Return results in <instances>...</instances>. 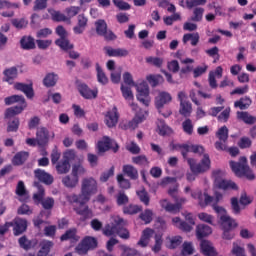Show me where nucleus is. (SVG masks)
Instances as JSON below:
<instances>
[{
  "instance_id": "79ce46f5",
  "label": "nucleus",
  "mask_w": 256,
  "mask_h": 256,
  "mask_svg": "<svg viewBox=\"0 0 256 256\" xmlns=\"http://www.w3.org/2000/svg\"><path fill=\"white\" fill-rule=\"evenodd\" d=\"M52 241H44L41 243V248L37 253V256H51L49 253H51V248L53 247Z\"/></svg>"
},
{
  "instance_id": "c9c22d12",
  "label": "nucleus",
  "mask_w": 256,
  "mask_h": 256,
  "mask_svg": "<svg viewBox=\"0 0 256 256\" xmlns=\"http://www.w3.org/2000/svg\"><path fill=\"white\" fill-rule=\"evenodd\" d=\"M55 45H57V47H60L62 51H71V49L75 47L73 44H71V41H69L67 37L57 39L55 41Z\"/></svg>"
},
{
  "instance_id": "338daca9",
  "label": "nucleus",
  "mask_w": 256,
  "mask_h": 256,
  "mask_svg": "<svg viewBox=\"0 0 256 256\" xmlns=\"http://www.w3.org/2000/svg\"><path fill=\"white\" fill-rule=\"evenodd\" d=\"M47 7V0H35L33 11H44Z\"/></svg>"
},
{
  "instance_id": "680f3d73",
  "label": "nucleus",
  "mask_w": 256,
  "mask_h": 256,
  "mask_svg": "<svg viewBox=\"0 0 256 256\" xmlns=\"http://www.w3.org/2000/svg\"><path fill=\"white\" fill-rule=\"evenodd\" d=\"M137 195L141 201V203H144V205H146V207L149 205V202L151 201V199L149 198V193H147V191L145 189L139 190L137 191Z\"/></svg>"
},
{
  "instance_id": "37998d69",
  "label": "nucleus",
  "mask_w": 256,
  "mask_h": 256,
  "mask_svg": "<svg viewBox=\"0 0 256 256\" xmlns=\"http://www.w3.org/2000/svg\"><path fill=\"white\" fill-rule=\"evenodd\" d=\"M62 183H63L64 187H67L68 189H73V188L77 187V184L79 183V177L65 176L62 179Z\"/></svg>"
},
{
  "instance_id": "13d9d810",
  "label": "nucleus",
  "mask_w": 256,
  "mask_h": 256,
  "mask_svg": "<svg viewBox=\"0 0 256 256\" xmlns=\"http://www.w3.org/2000/svg\"><path fill=\"white\" fill-rule=\"evenodd\" d=\"M19 118H14L12 121L8 122L7 133H17L19 131Z\"/></svg>"
},
{
  "instance_id": "f03ea898",
  "label": "nucleus",
  "mask_w": 256,
  "mask_h": 256,
  "mask_svg": "<svg viewBox=\"0 0 256 256\" xmlns=\"http://www.w3.org/2000/svg\"><path fill=\"white\" fill-rule=\"evenodd\" d=\"M187 163L192 171V173L186 174L187 181H195V175L205 173L211 169V158H209V154H204L199 163H196L193 158H187Z\"/></svg>"
},
{
  "instance_id": "393cba45",
  "label": "nucleus",
  "mask_w": 256,
  "mask_h": 256,
  "mask_svg": "<svg viewBox=\"0 0 256 256\" xmlns=\"http://www.w3.org/2000/svg\"><path fill=\"white\" fill-rule=\"evenodd\" d=\"M18 243L21 249H24V251H30V249H34V247L37 246L36 239L28 240L27 236L25 235L18 239Z\"/></svg>"
},
{
  "instance_id": "473e14b6",
  "label": "nucleus",
  "mask_w": 256,
  "mask_h": 256,
  "mask_svg": "<svg viewBox=\"0 0 256 256\" xmlns=\"http://www.w3.org/2000/svg\"><path fill=\"white\" fill-rule=\"evenodd\" d=\"M170 149L171 151H181V155L183 159H188L187 154L189 153V144H175L170 143Z\"/></svg>"
},
{
  "instance_id": "20e7f679",
  "label": "nucleus",
  "mask_w": 256,
  "mask_h": 256,
  "mask_svg": "<svg viewBox=\"0 0 256 256\" xmlns=\"http://www.w3.org/2000/svg\"><path fill=\"white\" fill-rule=\"evenodd\" d=\"M230 167L236 177H246L249 181L255 179V174H253V171L249 168L247 157L245 156L240 157L238 162L230 161Z\"/></svg>"
},
{
  "instance_id": "de8ad7c7",
  "label": "nucleus",
  "mask_w": 256,
  "mask_h": 256,
  "mask_svg": "<svg viewBox=\"0 0 256 256\" xmlns=\"http://www.w3.org/2000/svg\"><path fill=\"white\" fill-rule=\"evenodd\" d=\"M216 137L219 139V141L227 143V140L229 139V128H227V126H222L219 128L216 132Z\"/></svg>"
},
{
  "instance_id": "1a4fd4ad",
  "label": "nucleus",
  "mask_w": 256,
  "mask_h": 256,
  "mask_svg": "<svg viewBox=\"0 0 256 256\" xmlns=\"http://www.w3.org/2000/svg\"><path fill=\"white\" fill-rule=\"evenodd\" d=\"M172 100L173 98L171 97V94H169L168 92H160L156 97V108L163 117H170V115L173 113L171 112V110H168L166 113H163V107H165V105H167L168 103H171Z\"/></svg>"
},
{
  "instance_id": "bf43d9fd",
  "label": "nucleus",
  "mask_w": 256,
  "mask_h": 256,
  "mask_svg": "<svg viewBox=\"0 0 256 256\" xmlns=\"http://www.w3.org/2000/svg\"><path fill=\"white\" fill-rule=\"evenodd\" d=\"M121 92L124 99H126V101H133L134 96H133V91H131V87L121 85Z\"/></svg>"
},
{
  "instance_id": "c756f323",
  "label": "nucleus",
  "mask_w": 256,
  "mask_h": 256,
  "mask_svg": "<svg viewBox=\"0 0 256 256\" xmlns=\"http://www.w3.org/2000/svg\"><path fill=\"white\" fill-rule=\"evenodd\" d=\"M237 119L243 121L246 125H255L256 123V117L249 114V112H237Z\"/></svg>"
},
{
  "instance_id": "49530a36",
  "label": "nucleus",
  "mask_w": 256,
  "mask_h": 256,
  "mask_svg": "<svg viewBox=\"0 0 256 256\" xmlns=\"http://www.w3.org/2000/svg\"><path fill=\"white\" fill-rule=\"evenodd\" d=\"M16 195L18 197H25V199H29V192L27 191V188H25V182L19 181L17 186H16Z\"/></svg>"
},
{
  "instance_id": "f257e3e1",
  "label": "nucleus",
  "mask_w": 256,
  "mask_h": 256,
  "mask_svg": "<svg viewBox=\"0 0 256 256\" xmlns=\"http://www.w3.org/2000/svg\"><path fill=\"white\" fill-rule=\"evenodd\" d=\"M98 189L99 186L95 178H84L81 183V193L71 195L70 201L72 203H79V205H85V203H89L92 195H96Z\"/></svg>"
},
{
  "instance_id": "dca6fc26",
  "label": "nucleus",
  "mask_w": 256,
  "mask_h": 256,
  "mask_svg": "<svg viewBox=\"0 0 256 256\" xmlns=\"http://www.w3.org/2000/svg\"><path fill=\"white\" fill-rule=\"evenodd\" d=\"M16 91H21L27 97V99H33L35 97V90H33V83L25 84L17 82L14 84Z\"/></svg>"
},
{
  "instance_id": "e433bc0d",
  "label": "nucleus",
  "mask_w": 256,
  "mask_h": 256,
  "mask_svg": "<svg viewBox=\"0 0 256 256\" xmlns=\"http://www.w3.org/2000/svg\"><path fill=\"white\" fill-rule=\"evenodd\" d=\"M96 73L97 81L100 83V85H107V83H109V78L99 63H96Z\"/></svg>"
},
{
  "instance_id": "0e129e2a",
  "label": "nucleus",
  "mask_w": 256,
  "mask_h": 256,
  "mask_svg": "<svg viewBox=\"0 0 256 256\" xmlns=\"http://www.w3.org/2000/svg\"><path fill=\"white\" fill-rule=\"evenodd\" d=\"M229 117H231V108H226L220 113L217 119L220 123H227L229 121Z\"/></svg>"
},
{
  "instance_id": "ddd939ff",
  "label": "nucleus",
  "mask_w": 256,
  "mask_h": 256,
  "mask_svg": "<svg viewBox=\"0 0 256 256\" xmlns=\"http://www.w3.org/2000/svg\"><path fill=\"white\" fill-rule=\"evenodd\" d=\"M121 222V217H114L113 222H111L110 224H106L103 228V235H105V237H113V235H117V229L119 228V223Z\"/></svg>"
},
{
  "instance_id": "f8f14e48",
  "label": "nucleus",
  "mask_w": 256,
  "mask_h": 256,
  "mask_svg": "<svg viewBox=\"0 0 256 256\" xmlns=\"http://www.w3.org/2000/svg\"><path fill=\"white\" fill-rule=\"evenodd\" d=\"M137 101L145 105V107H149V103H151V97L149 96V85L147 83H141L137 86Z\"/></svg>"
},
{
  "instance_id": "8fccbe9b",
  "label": "nucleus",
  "mask_w": 256,
  "mask_h": 256,
  "mask_svg": "<svg viewBox=\"0 0 256 256\" xmlns=\"http://www.w3.org/2000/svg\"><path fill=\"white\" fill-rule=\"evenodd\" d=\"M139 219L145 223V225H149L151 221H153V210L146 209L145 211L141 212L139 215Z\"/></svg>"
},
{
  "instance_id": "4d7b16f0",
  "label": "nucleus",
  "mask_w": 256,
  "mask_h": 256,
  "mask_svg": "<svg viewBox=\"0 0 256 256\" xmlns=\"http://www.w3.org/2000/svg\"><path fill=\"white\" fill-rule=\"evenodd\" d=\"M132 163L140 167H146V165H149V159L145 155H139L132 158Z\"/></svg>"
},
{
  "instance_id": "7c9ffc66",
  "label": "nucleus",
  "mask_w": 256,
  "mask_h": 256,
  "mask_svg": "<svg viewBox=\"0 0 256 256\" xmlns=\"http://www.w3.org/2000/svg\"><path fill=\"white\" fill-rule=\"evenodd\" d=\"M211 233H213V230L207 224H199L196 227V235L198 239H203L204 237L211 235Z\"/></svg>"
},
{
  "instance_id": "052dcab7",
  "label": "nucleus",
  "mask_w": 256,
  "mask_h": 256,
  "mask_svg": "<svg viewBox=\"0 0 256 256\" xmlns=\"http://www.w3.org/2000/svg\"><path fill=\"white\" fill-rule=\"evenodd\" d=\"M182 129L186 135H193V121L187 118L184 122H182Z\"/></svg>"
},
{
  "instance_id": "4be33fe9",
  "label": "nucleus",
  "mask_w": 256,
  "mask_h": 256,
  "mask_svg": "<svg viewBox=\"0 0 256 256\" xmlns=\"http://www.w3.org/2000/svg\"><path fill=\"white\" fill-rule=\"evenodd\" d=\"M3 79L2 81H4L5 83H9V85H13V83L15 82V79H17V75H18V70L17 67H10V68H6L3 71Z\"/></svg>"
},
{
  "instance_id": "864d4df0",
  "label": "nucleus",
  "mask_w": 256,
  "mask_h": 256,
  "mask_svg": "<svg viewBox=\"0 0 256 256\" xmlns=\"http://www.w3.org/2000/svg\"><path fill=\"white\" fill-rule=\"evenodd\" d=\"M146 63L153 65V67H157V69H161L163 67L164 60L163 58L149 56L146 58Z\"/></svg>"
},
{
  "instance_id": "f3484780",
  "label": "nucleus",
  "mask_w": 256,
  "mask_h": 256,
  "mask_svg": "<svg viewBox=\"0 0 256 256\" xmlns=\"http://www.w3.org/2000/svg\"><path fill=\"white\" fill-rule=\"evenodd\" d=\"M105 123L110 129L115 127L117 123H119V112H117L116 106H114L112 110L106 113Z\"/></svg>"
},
{
  "instance_id": "2f4dec72",
  "label": "nucleus",
  "mask_w": 256,
  "mask_h": 256,
  "mask_svg": "<svg viewBox=\"0 0 256 256\" xmlns=\"http://www.w3.org/2000/svg\"><path fill=\"white\" fill-rule=\"evenodd\" d=\"M20 45L25 51H31V49H35V38L33 36H23Z\"/></svg>"
},
{
  "instance_id": "39448f33",
  "label": "nucleus",
  "mask_w": 256,
  "mask_h": 256,
  "mask_svg": "<svg viewBox=\"0 0 256 256\" xmlns=\"http://www.w3.org/2000/svg\"><path fill=\"white\" fill-rule=\"evenodd\" d=\"M212 177L216 189H220L221 191H237V189H239V186H237L235 182L225 179V171L223 170H214Z\"/></svg>"
},
{
  "instance_id": "cd10ccee",
  "label": "nucleus",
  "mask_w": 256,
  "mask_h": 256,
  "mask_svg": "<svg viewBox=\"0 0 256 256\" xmlns=\"http://www.w3.org/2000/svg\"><path fill=\"white\" fill-rule=\"evenodd\" d=\"M27 231V220L23 218H16L15 219V226H14V235L17 237L22 235Z\"/></svg>"
},
{
  "instance_id": "774afa93",
  "label": "nucleus",
  "mask_w": 256,
  "mask_h": 256,
  "mask_svg": "<svg viewBox=\"0 0 256 256\" xmlns=\"http://www.w3.org/2000/svg\"><path fill=\"white\" fill-rule=\"evenodd\" d=\"M167 69L170 70L172 73H179V69H180L179 61L172 60L168 62Z\"/></svg>"
},
{
  "instance_id": "72a5a7b5",
  "label": "nucleus",
  "mask_w": 256,
  "mask_h": 256,
  "mask_svg": "<svg viewBox=\"0 0 256 256\" xmlns=\"http://www.w3.org/2000/svg\"><path fill=\"white\" fill-rule=\"evenodd\" d=\"M252 103L253 100H251V97L244 96L240 98L238 101L234 102V107H239L241 111H245V109H249V107H251Z\"/></svg>"
},
{
  "instance_id": "423d86ee",
  "label": "nucleus",
  "mask_w": 256,
  "mask_h": 256,
  "mask_svg": "<svg viewBox=\"0 0 256 256\" xmlns=\"http://www.w3.org/2000/svg\"><path fill=\"white\" fill-rule=\"evenodd\" d=\"M207 0H186L187 9H193L192 16L190 17V21L193 23H201L203 21V14L205 13V9L199 6L205 5Z\"/></svg>"
},
{
  "instance_id": "7ed1b4c3",
  "label": "nucleus",
  "mask_w": 256,
  "mask_h": 256,
  "mask_svg": "<svg viewBox=\"0 0 256 256\" xmlns=\"http://www.w3.org/2000/svg\"><path fill=\"white\" fill-rule=\"evenodd\" d=\"M34 187H37V192L33 194V201L35 205H41L45 211H51L55 207V198H45V187L39 182H34Z\"/></svg>"
},
{
  "instance_id": "bb28decb",
  "label": "nucleus",
  "mask_w": 256,
  "mask_h": 256,
  "mask_svg": "<svg viewBox=\"0 0 256 256\" xmlns=\"http://www.w3.org/2000/svg\"><path fill=\"white\" fill-rule=\"evenodd\" d=\"M200 249L205 256H217L215 248L208 240H202L200 243Z\"/></svg>"
},
{
  "instance_id": "aec40b11",
  "label": "nucleus",
  "mask_w": 256,
  "mask_h": 256,
  "mask_svg": "<svg viewBox=\"0 0 256 256\" xmlns=\"http://www.w3.org/2000/svg\"><path fill=\"white\" fill-rule=\"evenodd\" d=\"M81 236L77 234V228H70L61 235L60 241H70L72 243H79Z\"/></svg>"
},
{
  "instance_id": "4468645a",
  "label": "nucleus",
  "mask_w": 256,
  "mask_h": 256,
  "mask_svg": "<svg viewBox=\"0 0 256 256\" xmlns=\"http://www.w3.org/2000/svg\"><path fill=\"white\" fill-rule=\"evenodd\" d=\"M77 89L84 99H97L98 91L92 90L87 84L80 82L77 84Z\"/></svg>"
},
{
  "instance_id": "69168bd1",
  "label": "nucleus",
  "mask_w": 256,
  "mask_h": 256,
  "mask_svg": "<svg viewBox=\"0 0 256 256\" xmlns=\"http://www.w3.org/2000/svg\"><path fill=\"white\" fill-rule=\"evenodd\" d=\"M181 243H183V237L174 236L171 238L170 245L168 247H169V249H177V247H179V245H181Z\"/></svg>"
},
{
  "instance_id": "c03bdc74",
  "label": "nucleus",
  "mask_w": 256,
  "mask_h": 256,
  "mask_svg": "<svg viewBox=\"0 0 256 256\" xmlns=\"http://www.w3.org/2000/svg\"><path fill=\"white\" fill-rule=\"evenodd\" d=\"M143 211V206L130 204L123 208V213L125 215H137V213H141Z\"/></svg>"
},
{
  "instance_id": "6e6552de",
  "label": "nucleus",
  "mask_w": 256,
  "mask_h": 256,
  "mask_svg": "<svg viewBox=\"0 0 256 256\" xmlns=\"http://www.w3.org/2000/svg\"><path fill=\"white\" fill-rule=\"evenodd\" d=\"M221 225H222V230H223V239H226L227 241H231L233 237H235V232L233 229L237 227V222L233 220L229 216H221L220 217Z\"/></svg>"
},
{
  "instance_id": "ea45409f",
  "label": "nucleus",
  "mask_w": 256,
  "mask_h": 256,
  "mask_svg": "<svg viewBox=\"0 0 256 256\" xmlns=\"http://www.w3.org/2000/svg\"><path fill=\"white\" fill-rule=\"evenodd\" d=\"M27 106H13L7 108L5 111V119H11V117H15V115H19V113H23Z\"/></svg>"
},
{
  "instance_id": "412c9836",
  "label": "nucleus",
  "mask_w": 256,
  "mask_h": 256,
  "mask_svg": "<svg viewBox=\"0 0 256 256\" xmlns=\"http://www.w3.org/2000/svg\"><path fill=\"white\" fill-rule=\"evenodd\" d=\"M104 51L108 57H127L129 50L125 48H113L111 46L104 47Z\"/></svg>"
},
{
  "instance_id": "2eb2a0df",
  "label": "nucleus",
  "mask_w": 256,
  "mask_h": 256,
  "mask_svg": "<svg viewBox=\"0 0 256 256\" xmlns=\"http://www.w3.org/2000/svg\"><path fill=\"white\" fill-rule=\"evenodd\" d=\"M187 201V199L185 198H180L179 202H177L176 204L170 203L167 200H162L160 202L161 207L163 209H165V211H167L168 213H179V211H181V204L185 203Z\"/></svg>"
},
{
  "instance_id": "9d476101",
  "label": "nucleus",
  "mask_w": 256,
  "mask_h": 256,
  "mask_svg": "<svg viewBox=\"0 0 256 256\" xmlns=\"http://www.w3.org/2000/svg\"><path fill=\"white\" fill-rule=\"evenodd\" d=\"M132 110L136 112L135 117L128 122L129 129H137L140 123H143L148 115L147 111L139 109V106L135 103H131Z\"/></svg>"
},
{
  "instance_id": "58836bf2",
  "label": "nucleus",
  "mask_w": 256,
  "mask_h": 256,
  "mask_svg": "<svg viewBox=\"0 0 256 256\" xmlns=\"http://www.w3.org/2000/svg\"><path fill=\"white\" fill-rule=\"evenodd\" d=\"M157 127H158V133L162 137L171 135V133H173V130L171 129V127L167 126V124L165 123V120H158Z\"/></svg>"
},
{
  "instance_id": "a19ab883",
  "label": "nucleus",
  "mask_w": 256,
  "mask_h": 256,
  "mask_svg": "<svg viewBox=\"0 0 256 256\" xmlns=\"http://www.w3.org/2000/svg\"><path fill=\"white\" fill-rule=\"evenodd\" d=\"M121 221L122 222L118 224L116 235L119 236L121 239H129V237H131V234L129 233V230L125 228V220L121 218Z\"/></svg>"
},
{
  "instance_id": "3c124183",
  "label": "nucleus",
  "mask_w": 256,
  "mask_h": 256,
  "mask_svg": "<svg viewBox=\"0 0 256 256\" xmlns=\"http://www.w3.org/2000/svg\"><path fill=\"white\" fill-rule=\"evenodd\" d=\"M78 215L83 217V219H91L93 217V212L89 209V206H84L83 208H75Z\"/></svg>"
},
{
  "instance_id": "c85d7f7f",
  "label": "nucleus",
  "mask_w": 256,
  "mask_h": 256,
  "mask_svg": "<svg viewBox=\"0 0 256 256\" xmlns=\"http://www.w3.org/2000/svg\"><path fill=\"white\" fill-rule=\"evenodd\" d=\"M29 159V152L21 151L17 152L13 159H12V164L19 167L25 163Z\"/></svg>"
},
{
  "instance_id": "9b49d317",
  "label": "nucleus",
  "mask_w": 256,
  "mask_h": 256,
  "mask_svg": "<svg viewBox=\"0 0 256 256\" xmlns=\"http://www.w3.org/2000/svg\"><path fill=\"white\" fill-rule=\"evenodd\" d=\"M97 147L99 153H106L109 149H112L113 153H117V151H119V144L108 136H104L102 140L98 141Z\"/></svg>"
},
{
  "instance_id": "a18cd8bd",
  "label": "nucleus",
  "mask_w": 256,
  "mask_h": 256,
  "mask_svg": "<svg viewBox=\"0 0 256 256\" xmlns=\"http://www.w3.org/2000/svg\"><path fill=\"white\" fill-rule=\"evenodd\" d=\"M57 79V75H55L54 73H49L43 79V85L45 87H55V85H57Z\"/></svg>"
},
{
  "instance_id": "b1692460",
  "label": "nucleus",
  "mask_w": 256,
  "mask_h": 256,
  "mask_svg": "<svg viewBox=\"0 0 256 256\" xmlns=\"http://www.w3.org/2000/svg\"><path fill=\"white\" fill-rule=\"evenodd\" d=\"M153 233H155V231L151 228L144 229L137 245L139 247H147V245H149V241H151V237H153Z\"/></svg>"
},
{
  "instance_id": "0eeeda50",
  "label": "nucleus",
  "mask_w": 256,
  "mask_h": 256,
  "mask_svg": "<svg viewBox=\"0 0 256 256\" xmlns=\"http://www.w3.org/2000/svg\"><path fill=\"white\" fill-rule=\"evenodd\" d=\"M97 245H99L97 238L92 236H85L76 246L75 251L78 253V255H87L89 251L97 249Z\"/></svg>"
},
{
  "instance_id": "e2e57ef3",
  "label": "nucleus",
  "mask_w": 256,
  "mask_h": 256,
  "mask_svg": "<svg viewBox=\"0 0 256 256\" xmlns=\"http://www.w3.org/2000/svg\"><path fill=\"white\" fill-rule=\"evenodd\" d=\"M116 203L117 205H127L129 203V197L125 195L124 191H120L118 195L116 196Z\"/></svg>"
},
{
  "instance_id": "f704fd0d",
  "label": "nucleus",
  "mask_w": 256,
  "mask_h": 256,
  "mask_svg": "<svg viewBox=\"0 0 256 256\" xmlns=\"http://www.w3.org/2000/svg\"><path fill=\"white\" fill-rule=\"evenodd\" d=\"M199 39H200V36L197 32L187 33L183 35L182 41L184 44L189 43V41H191L192 47H197V45H199Z\"/></svg>"
},
{
  "instance_id": "5701e85b",
  "label": "nucleus",
  "mask_w": 256,
  "mask_h": 256,
  "mask_svg": "<svg viewBox=\"0 0 256 256\" xmlns=\"http://www.w3.org/2000/svg\"><path fill=\"white\" fill-rule=\"evenodd\" d=\"M122 173L132 181H137V179H139V171L131 164L124 165L122 167Z\"/></svg>"
},
{
  "instance_id": "6ab92c4d",
  "label": "nucleus",
  "mask_w": 256,
  "mask_h": 256,
  "mask_svg": "<svg viewBox=\"0 0 256 256\" xmlns=\"http://www.w3.org/2000/svg\"><path fill=\"white\" fill-rule=\"evenodd\" d=\"M36 139L38 147H46L47 143H49V130L45 127L38 129Z\"/></svg>"
},
{
  "instance_id": "4c0bfd02",
  "label": "nucleus",
  "mask_w": 256,
  "mask_h": 256,
  "mask_svg": "<svg viewBox=\"0 0 256 256\" xmlns=\"http://www.w3.org/2000/svg\"><path fill=\"white\" fill-rule=\"evenodd\" d=\"M179 113L182 117H191V113H193V106L191 105V102H181Z\"/></svg>"
},
{
  "instance_id": "09e8293b",
  "label": "nucleus",
  "mask_w": 256,
  "mask_h": 256,
  "mask_svg": "<svg viewBox=\"0 0 256 256\" xmlns=\"http://www.w3.org/2000/svg\"><path fill=\"white\" fill-rule=\"evenodd\" d=\"M95 28L97 35L102 37V35H105L107 31V22H105L103 19H99L95 22Z\"/></svg>"
},
{
  "instance_id": "6e6d98bb",
  "label": "nucleus",
  "mask_w": 256,
  "mask_h": 256,
  "mask_svg": "<svg viewBox=\"0 0 256 256\" xmlns=\"http://www.w3.org/2000/svg\"><path fill=\"white\" fill-rule=\"evenodd\" d=\"M117 181L120 189H131V181H129V179H125L123 174L117 175Z\"/></svg>"
},
{
  "instance_id": "a211bd4d",
  "label": "nucleus",
  "mask_w": 256,
  "mask_h": 256,
  "mask_svg": "<svg viewBox=\"0 0 256 256\" xmlns=\"http://www.w3.org/2000/svg\"><path fill=\"white\" fill-rule=\"evenodd\" d=\"M34 177L40 181V183H44V185H53L54 178L51 174L45 172V170L36 169L34 170Z\"/></svg>"
},
{
  "instance_id": "a878e982",
  "label": "nucleus",
  "mask_w": 256,
  "mask_h": 256,
  "mask_svg": "<svg viewBox=\"0 0 256 256\" xmlns=\"http://www.w3.org/2000/svg\"><path fill=\"white\" fill-rule=\"evenodd\" d=\"M5 105H13V103H19L18 107H27V102L23 95H12L4 99Z\"/></svg>"
},
{
  "instance_id": "603ef678",
  "label": "nucleus",
  "mask_w": 256,
  "mask_h": 256,
  "mask_svg": "<svg viewBox=\"0 0 256 256\" xmlns=\"http://www.w3.org/2000/svg\"><path fill=\"white\" fill-rule=\"evenodd\" d=\"M149 85H151V87H157V85H159V83H163V76L157 74V75H153L150 74L146 77Z\"/></svg>"
},
{
  "instance_id": "5fc2aeb1",
  "label": "nucleus",
  "mask_w": 256,
  "mask_h": 256,
  "mask_svg": "<svg viewBox=\"0 0 256 256\" xmlns=\"http://www.w3.org/2000/svg\"><path fill=\"white\" fill-rule=\"evenodd\" d=\"M56 169L58 173H60V175H63L65 173H69V169H71V164H69V160H64L57 164Z\"/></svg>"
}]
</instances>
